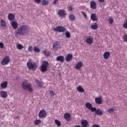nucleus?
<instances>
[{
    "instance_id": "f257e3e1",
    "label": "nucleus",
    "mask_w": 127,
    "mask_h": 127,
    "mask_svg": "<svg viewBox=\"0 0 127 127\" xmlns=\"http://www.w3.org/2000/svg\"><path fill=\"white\" fill-rule=\"evenodd\" d=\"M30 31V27L26 25L20 26L15 32V36L18 37L19 35L25 36L27 35Z\"/></svg>"
},
{
    "instance_id": "f03ea898",
    "label": "nucleus",
    "mask_w": 127,
    "mask_h": 127,
    "mask_svg": "<svg viewBox=\"0 0 127 127\" xmlns=\"http://www.w3.org/2000/svg\"><path fill=\"white\" fill-rule=\"evenodd\" d=\"M22 88L23 90H27L29 92H32L33 90L31 84L28 81H24L22 83Z\"/></svg>"
},
{
    "instance_id": "7ed1b4c3",
    "label": "nucleus",
    "mask_w": 127,
    "mask_h": 127,
    "mask_svg": "<svg viewBox=\"0 0 127 127\" xmlns=\"http://www.w3.org/2000/svg\"><path fill=\"white\" fill-rule=\"evenodd\" d=\"M27 66L29 70H33V71H35L37 68V64L36 63H32L31 62L28 61L27 63Z\"/></svg>"
},
{
    "instance_id": "20e7f679",
    "label": "nucleus",
    "mask_w": 127,
    "mask_h": 127,
    "mask_svg": "<svg viewBox=\"0 0 127 127\" xmlns=\"http://www.w3.org/2000/svg\"><path fill=\"white\" fill-rule=\"evenodd\" d=\"M49 65V63L47 61H44L42 63V64L41 66V71L44 73V72H46L47 71V67H48Z\"/></svg>"
},
{
    "instance_id": "39448f33",
    "label": "nucleus",
    "mask_w": 127,
    "mask_h": 127,
    "mask_svg": "<svg viewBox=\"0 0 127 127\" xmlns=\"http://www.w3.org/2000/svg\"><path fill=\"white\" fill-rule=\"evenodd\" d=\"M85 106L87 108V109H88L91 112H102L101 110L100 109H96V108L93 107V105L90 103H86L85 104Z\"/></svg>"
},
{
    "instance_id": "423d86ee",
    "label": "nucleus",
    "mask_w": 127,
    "mask_h": 127,
    "mask_svg": "<svg viewBox=\"0 0 127 127\" xmlns=\"http://www.w3.org/2000/svg\"><path fill=\"white\" fill-rule=\"evenodd\" d=\"M9 57L5 56L1 62V65H7L9 63Z\"/></svg>"
},
{
    "instance_id": "0eeeda50",
    "label": "nucleus",
    "mask_w": 127,
    "mask_h": 127,
    "mask_svg": "<svg viewBox=\"0 0 127 127\" xmlns=\"http://www.w3.org/2000/svg\"><path fill=\"white\" fill-rule=\"evenodd\" d=\"M54 30L58 32H65V31H66V29H65L64 27L59 26L56 28H55Z\"/></svg>"
},
{
    "instance_id": "6e6552de",
    "label": "nucleus",
    "mask_w": 127,
    "mask_h": 127,
    "mask_svg": "<svg viewBox=\"0 0 127 127\" xmlns=\"http://www.w3.org/2000/svg\"><path fill=\"white\" fill-rule=\"evenodd\" d=\"M60 43L58 42H56L53 44V49L54 51L56 52L58 49H59V48H60Z\"/></svg>"
},
{
    "instance_id": "1a4fd4ad",
    "label": "nucleus",
    "mask_w": 127,
    "mask_h": 127,
    "mask_svg": "<svg viewBox=\"0 0 127 127\" xmlns=\"http://www.w3.org/2000/svg\"><path fill=\"white\" fill-rule=\"evenodd\" d=\"M58 14L60 17H64L66 15V12L64 10H59L58 11Z\"/></svg>"
},
{
    "instance_id": "9d476101",
    "label": "nucleus",
    "mask_w": 127,
    "mask_h": 127,
    "mask_svg": "<svg viewBox=\"0 0 127 127\" xmlns=\"http://www.w3.org/2000/svg\"><path fill=\"white\" fill-rule=\"evenodd\" d=\"M47 117V113L46 112H40L39 113V117L40 119H43Z\"/></svg>"
},
{
    "instance_id": "9b49d317",
    "label": "nucleus",
    "mask_w": 127,
    "mask_h": 127,
    "mask_svg": "<svg viewBox=\"0 0 127 127\" xmlns=\"http://www.w3.org/2000/svg\"><path fill=\"white\" fill-rule=\"evenodd\" d=\"M87 37V38L86 40V43H87V44H89V45H92L93 41V37H91V36H88Z\"/></svg>"
},
{
    "instance_id": "f8f14e48",
    "label": "nucleus",
    "mask_w": 127,
    "mask_h": 127,
    "mask_svg": "<svg viewBox=\"0 0 127 127\" xmlns=\"http://www.w3.org/2000/svg\"><path fill=\"white\" fill-rule=\"evenodd\" d=\"M0 97L1 98H5L7 97V92L4 91H0Z\"/></svg>"
},
{
    "instance_id": "ddd939ff",
    "label": "nucleus",
    "mask_w": 127,
    "mask_h": 127,
    "mask_svg": "<svg viewBox=\"0 0 127 127\" xmlns=\"http://www.w3.org/2000/svg\"><path fill=\"white\" fill-rule=\"evenodd\" d=\"M90 8L92 9H96L97 8V3L95 1L92 0L90 2Z\"/></svg>"
},
{
    "instance_id": "4468645a",
    "label": "nucleus",
    "mask_w": 127,
    "mask_h": 127,
    "mask_svg": "<svg viewBox=\"0 0 127 127\" xmlns=\"http://www.w3.org/2000/svg\"><path fill=\"white\" fill-rule=\"evenodd\" d=\"M90 18L92 21H98V17L97 16V14L95 13H93L91 15Z\"/></svg>"
},
{
    "instance_id": "2eb2a0df",
    "label": "nucleus",
    "mask_w": 127,
    "mask_h": 127,
    "mask_svg": "<svg viewBox=\"0 0 127 127\" xmlns=\"http://www.w3.org/2000/svg\"><path fill=\"white\" fill-rule=\"evenodd\" d=\"M11 25L14 29H17L18 27V24L14 21L11 22Z\"/></svg>"
},
{
    "instance_id": "dca6fc26",
    "label": "nucleus",
    "mask_w": 127,
    "mask_h": 127,
    "mask_svg": "<svg viewBox=\"0 0 127 127\" xmlns=\"http://www.w3.org/2000/svg\"><path fill=\"white\" fill-rule=\"evenodd\" d=\"M64 118L67 122H70L71 115L69 113H65L64 116Z\"/></svg>"
},
{
    "instance_id": "f3484780",
    "label": "nucleus",
    "mask_w": 127,
    "mask_h": 127,
    "mask_svg": "<svg viewBox=\"0 0 127 127\" xmlns=\"http://www.w3.org/2000/svg\"><path fill=\"white\" fill-rule=\"evenodd\" d=\"M81 124L82 127H88V125L89 123H88V121H87V120H83L81 121Z\"/></svg>"
},
{
    "instance_id": "a211bd4d",
    "label": "nucleus",
    "mask_w": 127,
    "mask_h": 127,
    "mask_svg": "<svg viewBox=\"0 0 127 127\" xmlns=\"http://www.w3.org/2000/svg\"><path fill=\"white\" fill-rule=\"evenodd\" d=\"M82 66H83V63H82V62H79L77 63L75 66V69H77L78 70L80 69V68H81Z\"/></svg>"
},
{
    "instance_id": "6ab92c4d",
    "label": "nucleus",
    "mask_w": 127,
    "mask_h": 127,
    "mask_svg": "<svg viewBox=\"0 0 127 127\" xmlns=\"http://www.w3.org/2000/svg\"><path fill=\"white\" fill-rule=\"evenodd\" d=\"M73 58V55L68 54L66 57L65 60L67 62H69L70 61V59H72Z\"/></svg>"
},
{
    "instance_id": "aec40b11",
    "label": "nucleus",
    "mask_w": 127,
    "mask_h": 127,
    "mask_svg": "<svg viewBox=\"0 0 127 127\" xmlns=\"http://www.w3.org/2000/svg\"><path fill=\"white\" fill-rule=\"evenodd\" d=\"M57 61H60V62H64V57L62 56H60L57 57L56 58Z\"/></svg>"
},
{
    "instance_id": "412c9836",
    "label": "nucleus",
    "mask_w": 127,
    "mask_h": 127,
    "mask_svg": "<svg viewBox=\"0 0 127 127\" xmlns=\"http://www.w3.org/2000/svg\"><path fill=\"white\" fill-rule=\"evenodd\" d=\"M8 18L10 21H12V20H14V15H13V14L10 13L8 15Z\"/></svg>"
},
{
    "instance_id": "4be33fe9",
    "label": "nucleus",
    "mask_w": 127,
    "mask_h": 127,
    "mask_svg": "<svg viewBox=\"0 0 127 127\" xmlns=\"http://www.w3.org/2000/svg\"><path fill=\"white\" fill-rule=\"evenodd\" d=\"M110 55L111 54H110V52H106L104 54L103 57L104 58V59H108L109 57H110Z\"/></svg>"
},
{
    "instance_id": "5701e85b",
    "label": "nucleus",
    "mask_w": 127,
    "mask_h": 127,
    "mask_svg": "<svg viewBox=\"0 0 127 127\" xmlns=\"http://www.w3.org/2000/svg\"><path fill=\"white\" fill-rule=\"evenodd\" d=\"M0 87L3 89H5L7 87V81H4L0 84Z\"/></svg>"
},
{
    "instance_id": "b1692460",
    "label": "nucleus",
    "mask_w": 127,
    "mask_h": 127,
    "mask_svg": "<svg viewBox=\"0 0 127 127\" xmlns=\"http://www.w3.org/2000/svg\"><path fill=\"white\" fill-rule=\"evenodd\" d=\"M34 124L35 126H39V125H41V120H35L34 121Z\"/></svg>"
},
{
    "instance_id": "393cba45",
    "label": "nucleus",
    "mask_w": 127,
    "mask_h": 127,
    "mask_svg": "<svg viewBox=\"0 0 127 127\" xmlns=\"http://www.w3.org/2000/svg\"><path fill=\"white\" fill-rule=\"evenodd\" d=\"M92 29L95 30L96 29H98L99 26H98V24L97 23H95L94 25L91 26Z\"/></svg>"
},
{
    "instance_id": "a878e982",
    "label": "nucleus",
    "mask_w": 127,
    "mask_h": 127,
    "mask_svg": "<svg viewBox=\"0 0 127 127\" xmlns=\"http://www.w3.org/2000/svg\"><path fill=\"white\" fill-rule=\"evenodd\" d=\"M95 101L96 104H98V105L102 104V100L100 97L95 98Z\"/></svg>"
},
{
    "instance_id": "bb28decb",
    "label": "nucleus",
    "mask_w": 127,
    "mask_h": 127,
    "mask_svg": "<svg viewBox=\"0 0 127 127\" xmlns=\"http://www.w3.org/2000/svg\"><path fill=\"white\" fill-rule=\"evenodd\" d=\"M77 91L79 92V93H84V92H85V90H84V89L81 86L77 87Z\"/></svg>"
},
{
    "instance_id": "cd10ccee",
    "label": "nucleus",
    "mask_w": 127,
    "mask_h": 127,
    "mask_svg": "<svg viewBox=\"0 0 127 127\" xmlns=\"http://www.w3.org/2000/svg\"><path fill=\"white\" fill-rule=\"evenodd\" d=\"M35 82L38 85V87H41L42 86H43V83L42 82H40L39 80L36 79Z\"/></svg>"
},
{
    "instance_id": "c85d7f7f",
    "label": "nucleus",
    "mask_w": 127,
    "mask_h": 127,
    "mask_svg": "<svg viewBox=\"0 0 127 127\" xmlns=\"http://www.w3.org/2000/svg\"><path fill=\"white\" fill-rule=\"evenodd\" d=\"M6 23H5V21H4V20L3 19L1 20L0 21V26L2 27H4V26H5Z\"/></svg>"
},
{
    "instance_id": "c756f323",
    "label": "nucleus",
    "mask_w": 127,
    "mask_h": 127,
    "mask_svg": "<svg viewBox=\"0 0 127 127\" xmlns=\"http://www.w3.org/2000/svg\"><path fill=\"white\" fill-rule=\"evenodd\" d=\"M16 47L18 50H21V49H23V46L20 44H18L16 45Z\"/></svg>"
},
{
    "instance_id": "7c9ffc66",
    "label": "nucleus",
    "mask_w": 127,
    "mask_h": 127,
    "mask_svg": "<svg viewBox=\"0 0 127 127\" xmlns=\"http://www.w3.org/2000/svg\"><path fill=\"white\" fill-rule=\"evenodd\" d=\"M65 36L66 38H70L71 37V34L70 32L66 31L65 33Z\"/></svg>"
},
{
    "instance_id": "2f4dec72",
    "label": "nucleus",
    "mask_w": 127,
    "mask_h": 127,
    "mask_svg": "<svg viewBox=\"0 0 127 127\" xmlns=\"http://www.w3.org/2000/svg\"><path fill=\"white\" fill-rule=\"evenodd\" d=\"M55 123L58 127H60V126H61V122H60V121H59L58 120H55Z\"/></svg>"
},
{
    "instance_id": "473e14b6",
    "label": "nucleus",
    "mask_w": 127,
    "mask_h": 127,
    "mask_svg": "<svg viewBox=\"0 0 127 127\" xmlns=\"http://www.w3.org/2000/svg\"><path fill=\"white\" fill-rule=\"evenodd\" d=\"M69 18L71 21H74L75 20V16L74 15H69Z\"/></svg>"
},
{
    "instance_id": "72a5a7b5",
    "label": "nucleus",
    "mask_w": 127,
    "mask_h": 127,
    "mask_svg": "<svg viewBox=\"0 0 127 127\" xmlns=\"http://www.w3.org/2000/svg\"><path fill=\"white\" fill-rule=\"evenodd\" d=\"M34 52H37V53H39V52H40V49H39L37 47H35L34 48Z\"/></svg>"
},
{
    "instance_id": "f704fd0d",
    "label": "nucleus",
    "mask_w": 127,
    "mask_h": 127,
    "mask_svg": "<svg viewBox=\"0 0 127 127\" xmlns=\"http://www.w3.org/2000/svg\"><path fill=\"white\" fill-rule=\"evenodd\" d=\"M48 4V1L47 0H43L42 1V5H47Z\"/></svg>"
},
{
    "instance_id": "c9c22d12",
    "label": "nucleus",
    "mask_w": 127,
    "mask_h": 127,
    "mask_svg": "<svg viewBox=\"0 0 127 127\" xmlns=\"http://www.w3.org/2000/svg\"><path fill=\"white\" fill-rule=\"evenodd\" d=\"M108 21L110 24H113V23H114V19L112 18H110L108 19Z\"/></svg>"
},
{
    "instance_id": "e433bc0d",
    "label": "nucleus",
    "mask_w": 127,
    "mask_h": 127,
    "mask_svg": "<svg viewBox=\"0 0 127 127\" xmlns=\"http://www.w3.org/2000/svg\"><path fill=\"white\" fill-rule=\"evenodd\" d=\"M123 39L124 42H127V35H125L123 37Z\"/></svg>"
},
{
    "instance_id": "4c0bfd02",
    "label": "nucleus",
    "mask_w": 127,
    "mask_h": 127,
    "mask_svg": "<svg viewBox=\"0 0 127 127\" xmlns=\"http://www.w3.org/2000/svg\"><path fill=\"white\" fill-rule=\"evenodd\" d=\"M43 54H44V55H45V56H49V52L46 51H43Z\"/></svg>"
},
{
    "instance_id": "58836bf2",
    "label": "nucleus",
    "mask_w": 127,
    "mask_h": 127,
    "mask_svg": "<svg viewBox=\"0 0 127 127\" xmlns=\"http://www.w3.org/2000/svg\"><path fill=\"white\" fill-rule=\"evenodd\" d=\"M95 115H97V116H102L103 115V112H95Z\"/></svg>"
},
{
    "instance_id": "ea45409f",
    "label": "nucleus",
    "mask_w": 127,
    "mask_h": 127,
    "mask_svg": "<svg viewBox=\"0 0 127 127\" xmlns=\"http://www.w3.org/2000/svg\"><path fill=\"white\" fill-rule=\"evenodd\" d=\"M0 48H1V49L4 48V44H3V43L0 42Z\"/></svg>"
},
{
    "instance_id": "a19ab883",
    "label": "nucleus",
    "mask_w": 127,
    "mask_h": 127,
    "mask_svg": "<svg viewBox=\"0 0 127 127\" xmlns=\"http://www.w3.org/2000/svg\"><path fill=\"white\" fill-rule=\"evenodd\" d=\"M50 94L52 97H54L55 96V94L53 92V91H50Z\"/></svg>"
},
{
    "instance_id": "79ce46f5",
    "label": "nucleus",
    "mask_w": 127,
    "mask_h": 127,
    "mask_svg": "<svg viewBox=\"0 0 127 127\" xmlns=\"http://www.w3.org/2000/svg\"><path fill=\"white\" fill-rule=\"evenodd\" d=\"M115 111H116L115 109L110 108L109 109H108V112H115Z\"/></svg>"
},
{
    "instance_id": "37998d69",
    "label": "nucleus",
    "mask_w": 127,
    "mask_h": 127,
    "mask_svg": "<svg viewBox=\"0 0 127 127\" xmlns=\"http://www.w3.org/2000/svg\"><path fill=\"white\" fill-rule=\"evenodd\" d=\"M82 15L84 16L85 18H87V14L84 11H82Z\"/></svg>"
},
{
    "instance_id": "c03bdc74",
    "label": "nucleus",
    "mask_w": 127,
    "mask_h": 127,
    "mask_svg": "<svg viewBox=\"0 0 127 127\" xmlns=\"http://www.w3.org/2000/svg\"><path fill=\"white\" fill-rule=\"evenodd\" d=\"M32 48H33L32 46H29L28 49V51H29L30 52L32 51Z\"/></svg>"
},
{
    "instance_id": "a18cd8bd",
    "label": "nucleus",
    "mask_w": 127,
    "mask_h": 127,
    "mask_svg": "<svg viewBox=\"0 0 127 127\" xmlns=\"http://www.w3.org/2000/svg\"><path fill=\"white\" fill-rule=\"evenodd\" d=\"M68 10H69L70 11H72V10H73V8L72 7V5H70L68 7Z\"/></svg>"
},
{
    "instance_id": "49530a36",
    "label": "nucleus",
    "mask_w": 127,
    "mask_h": 127,
    "mask_svg": "<svg viewBox=\"0 0 127 127\" xmlns=\"http://www.w3.org/2000/svg\"><path fill=\"white\" fill-rule=\"evenodd\" d=\"M37 3H40L41 2V0H34Z\"/></svg>"
},
{
    "instance_id": "de8ad7c7",
    "label": "nucleus",
    "mask_w": 127,
    "mask_h": 127,
    "mask_svg": "<svg viewBox=\"0 0 127 127\" xmlns=\"http://www.w3.org/2000/svg\"><path fill=\"white\" fill-rule=\"evenodd\" d=\"M123 27H124V28H127V22H125L124 24Z\"/></svg>"
},
{
    "instance_id": "09e8293b",
    "label": "nucleus",
    "mask_w": 127,
    "mask_h": 127,
    "mask_svg": "<svg viewBox=\"0 0 127 127\" xmlns=\"http://www.w3.org/2000/svg\"><path fill=\"white\" fill-rule=\"evenodd\" d=\"M92 127H100V126L97 125H93Z\"/></svg>"
},
{
    "instance_id": "8fccbe9b",
    "label": "nucleus",
    "mask_w": 127,
    "mask_h": 127,
    "mask_svg": "<svg viewBox=\"0 0 127 127\" xmlns=\"http://www.w3.org/2000/svg\"><path fill=\"white\" fill-rule=\"evenodd\" d=\"M57 1H58V0H55L53 2L54 4H56Z\"/></svg>"
},
{
    "instance_id": "3c124183",
    "label": "nucleus",
    "mask_w": 127,
    "mask_h": 127,
    "mask_svg": "<svg viewBox=\"0 0 127 127\" xmlns=\"http://www.w3.org/2000/svg\"><path fill=\"white\" fill-rule=\"evenodd\" d=\"M100 2H101V3L103 2H105V0H98Z\"/></svg>"
},
{
    "instance_id": "603ef678",
    "label": "nucleus",
    "mask_w": 127,
    "mask_h": 127,
    "mask_svg": "<svg viewBox=\"0 0 127 127\" xmlns=\"http://www.w3.org/2000/svg\"><path fill=\"white\" fill-rule=\"evenodd\" d=\"M16 119L17 120H19V119H20L19 116H18L16 117Z\"/></svg>"
},
{
    "instance_id": "864d4df0",
    "label": "nucleus",
    "mask_w": 127,
    "mask_h": 127,
    "mask_svg": "<svg viewBox=\"0 0 127 127\" xmlns=\"http://www.w3.org/2000/svg\"><path fill=\"white\" fill-rule=\"evenodd\" d=\"M74 127H82V126H81L80 125H76V126H74Z\"/></svg>"
},
{
    "instance_id": "5fc2aeb1",
    "label": "nucleus",
    "mask_w": 127,
    "mask_h": 127,
    "mask_svg": "<svg viewBox=\"0 0 127 127\" xmlns=\"http://www.w3.org/2000/svg\"><path fill=\"white\" fill-rule=\"evenodd\" d=\"M40 112H45V110H41L40 111Z\"/></svg>"
}]
</instances>
